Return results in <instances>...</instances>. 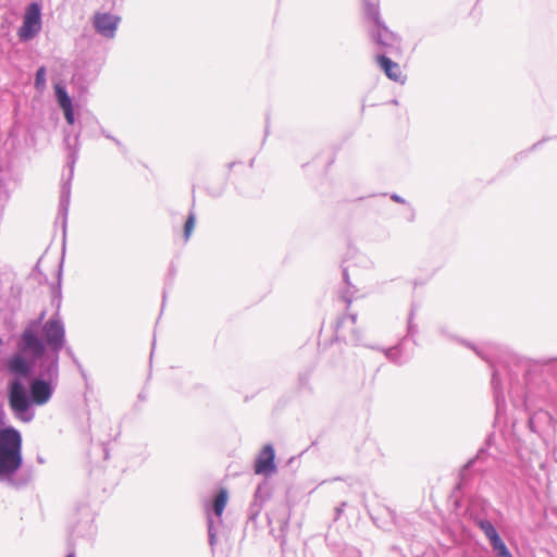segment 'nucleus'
<instances>
[{"mask_svg": "<svg viewBox=\"0 0 557 557\" xmlns=\"http://www.w3.org/2000/svg\"><path fill=\"white\" fill-rule=\"evenodd\" d=\"M60 355H42L33 361L30 373L15 375L8 383V403L14 417L25 423L30 422L35 412L33 406H44L52 397L59 382Z\"/></svg>", "mask_w": 557, "mask_h": 557, "instance_id": "obj_1", "label": "nucleus"}, {"mask_svg": "<svg viewBox=\"0 0 557 557\" xmlns=\"http://www.w3.org/2000/svg\"><path fill=\"white\" fill-rule=\"evenodd\" d=\"M46 311L38 318L30 320L16 342V351L8 359L9 372L21 374L30 373L33 361L42 355L57 354L65 347V326L59 313L55 312L42 323Z\"/></svg>", "mask_w": 557, "mask_h": 557, "instance_id": "obj_2", "label": "nucleus"}, {"mask_svg": "<svg viewBox=\"0 0 557 557\" xmlns=\"http://www.w3.org/2000/svg\"><path fill=\"white\" fill-rule=\"evenodd\" d=\"M22 434L12 425L0 426V479L15 473L22 466Z\"/></svg>", "mask_w": 557, "mask_h": 557, "instance_id": "obj_3", "label": "nucleus"}, {"mask_svg": "<svg viewBox=\"0 0 557 557\" xmlns=\"http://www.w3.org/2000/svg\"><path fill=\"white\" fill-rule=\"evenodd\" d=\"M65 145L70 151L67 156V165L70 168V177L67 182L63 183L61 187L60 201H59V211L58 218L62 219V228L65 233L67 214L70 208V199H71V180L74 172V165L78 159V145H79V134H76L73 138V148L70 135L67 134L64 138Z\"/></svg>", "mask_w": 557, "mask_h": 557, "instance_id": "obj_4", "label": "nucleus"}, {"mask_svg": "<svg viewBox=\"0 0 557 557\" xmlns=\"http://www.w3.org/2000/svg\"><path fill=\"white\" fill-rule=\"evenodd\" d=\"M65 145L70 151L67 156V165L70 168V177L67 182L63 183L61 187L60 201H59V211L58 218L62 219V228L65 233L67 214L70 208V199H71V180L74 172V165L78 159V145H79V134H76L73 138V148L70 135L67 134L64 138Z\"/></svg>", "mask_w": 557, "mask_h": 557, "instance_id": "obj_5", "label": "nucleus"}, {"mask_svg": "<svg viewBox=\"0 0 557 557\" xmlns=\"http://www.w3.org/2000/svg\"><path fill=\"white\" fill-rule=\"evenodd\" d=\"M42 28L41 5L30 2L25 10L22 25L17 29L18 39L22 42L33 40Z\"/></svg>", "mask_w": 557, "mask_h": 557, "instance_id": "obj_6", "label": "nucleus"}, {"mask_svg": "<svg viewBox=\"0 0 557 557\" xmlns=\"http://www.w3.org/2000/svg\"><path fill=\"white\" fill-rule=\"evenodd\" d=\"M371 40L384 50V53L396 54L401 51V38L392 32L384 22L372 26L369 30Z\"/></svg>", "mask_w": 557, "mask_h": 557, "instance_id": "obj_7", "label": "nucleus"}, {"mask_svg": "<svg viewBox=\"0 0 557 557\" xmlns=\"http://www.w3.org/2000/svg\"><path fill=\"white\" fill-rule=\"evenodd\" d=\"M253 470L256 474L269 476L276 471L275 450L272 444L263 446L256 458Z\"/></svg>", "mask_w": 557, "mask_h": 557, "instance_id": "obj_8", "label": "nucleus"}, {"mask_svg": "<svg viewBox=\"0 0 557 557\" xmlns=\"http://www.w3.org/2000/svg\"><path fill=\"white\" fill-rule=\"evenodd\" d=\"M120 23V17L110 13L97 12L94 15L95 30L104 38H113Z\"/></svg>", "mask_w": 557, "mask_h": 557, "instance_id": "obj_9", "label": "nucleus"}, {"mask_svg": "<svg viewBox=\"0 0 557 557\" xmlns=\"http://www.w3.org/2000/svg\"><path fill=\"white\" fill-rule=\"evenodd\" d=\"M487 449L482 447L478 450L474 457L470 458L467 463L462 466L459 471V481L457 483V490H463L468 486L472 480L471 469L480 461H484L487 457Z\"/></svg>", "mask_w": 557, "mask_h": 557, "instance_id": "obj_10", "label": "nucleus"}, {"mask_svg": "<svg viewBox=\"0 0 557 557\" xmlns=\"http://www.w3.org/2000/svg\"><path fill=\"white\" fill-rule=\"evenodd\" d=\"M269 497H270L269 484L267 482H264L263 484H259L255 492L253 500L249 505L248 512H247L248 519L250 521L255 522L257 520V518L262 509L263 504L265 503V500Z\"/></svg>", "mask_w": 557, "mask_h": 557, "instance_id": "obj_11", "label": "nucleus"}, {"mask_svg": "<svg viewBox=\"0 0 557 557\" xmlns=\"http://www.w3.org/2000/svg\"><path fill=\"white\" fill-rule=\"evenodd\" d=\"M34 478L33 466H21V468L13 474L7 478L0 479V482H8L15 488H22L29 484Z\"/></svg>", "mask_w": 557, "mask_h": 557, "instance_id": "obj_12", "label": "nucleus"}, {"mask_svg": "<svg viewBox=\"0 0 557 557\" xmlns=\"http://www.w3.org/2000/svg\"><path fill=\"white\" fill-rule=\"evenodd\" d=\"M387 53H380L376 55V62L384 74L394 82H401V69L398 63L394 62L386 55Z\"/></svg>", "mask_w": 557, "mask_h": 557, "instance_id": "obj_13", "label": "nucleus"}, {"mask_svg": "<svg viewBox=\"0 0 557 557\" xmlns=\"http://www.w3.org/2000/svg\"><path fill=\"white\" fill-rule=\"evenodd\" d=\"M491 383H492L496 410H497V412H499L500 410H503L505 408L506 399H505V395H504V391H503L500 371L496 368H493Z\"/></svg>", "mask_w": 557, "mask_h": 557, "instance_id": "obj_14", "label": "nucleus"}, {"mask_svg": "<svg viewBox=\"0 0 557 557\" xmlns=\"http://www.w3.org/2000/svg\"><path fill=\"white\" fill-rule=\"evenodd\" d=\"M227 498V491L225 488H220L214 498L212 499L210 507L207 508V516H211V512H213L216 516L219 522H221V517L225 509Z\"/></svg>", "mask_w": 557, "mask_h": 557, "instance_id": "obj_15", "label": "nucleus"}, {"mask_svg": "<svg viewBox=\"0 0 557 557\" xmlns=\"http://www.w3.org/2000/svg\"><path fill=\"white\" fill-rule=\"evenodd\" d=\"M363 12L366 18L376 26L383 22L380 13L379 0H363Z\"/></svg>", "mask_w": 557, "mask_h": 557, "instance_id": "obj_16", "label": "nucleus"}, {"mask_svg": "<svg viewBox=\"0 0 557 557\" xmlns=\"http://www.w3.org/2000/svg\"><path fill=\"white\" fill-rule=\"evenodd\" d=\"M91 124L92 126L95 127H91L90 131H89V136L95 138L97 137L98 133L101 134L102 136H104L106 138L112 140L119 148V150L123 153V154H126L127 153V149L126 147L114 136H112L110 133H108L100 124L99 122L96 120V119H92L91 120Z\"/></svg>", "mask_w": 557, "mask_h": 557, "instance_id": "obj_17", "label": "nucleus"}, {"mask_svg": "<svg viewBox=\"0 0 557 557\" xmlns=\"http://www.w3.org/2000/svg\"><path fill=\"white\" fill-rule=\"evenodd\" d=\"M440 333L444 336H446L447 338H450V339H455L457 341L458 343L471 348L480 358H482L483 360L487 361V362H491V359L488 358V356L483 351L482 348L480 347H476L475 345L471 344L470 342L466 341V339H461V338H458L457 336L453 335L451 333H449L447 331L446 327L444 326H441L440 327Z\"/></svg>", "mask_w": 557, "mask_h": 557, "instance_id": "obj_18", "label": "nucleus"}, {"mask_svg": "<svg viewBox=\"0 0 557 557\" xmlns=\"http://www.w3.org/2000/svg\"><path fill=\"white\" fill-rule=\"evenodd\" d=\"M476 524L480 528V530L484 533V535L488 540L490 544L500 537L496 528L490 520L481 519L478 521Z\"/></svg>", "mask_w": 557, "mask_h": 557, "instance_id": "obj_19", "label": "nucleus"}, {"mask_svg": "<svg viewBox=\"0 0 557 557\" xmlns=\"http://www.w3.org/2000/svg\"><path fill=\"white\" fill-rule=\"evenodd\" d=\"M54 95L60 109L73 104L72 99L63 85L57 84L54 86Z\"/></svg>", "mask_w": 557, "mask_h": 557, "instance_id": "obj_20", "label": "nucleus"}, {"mask_svg": "<svg viewBox=\"0 0 557 557\" xmlns=\"http://www.w3.org/2000/svg\"><path fill=\"white\" fill-rule=\"evenodd\" d=\"M401 345L403 344L400 343L387 349H383L386 358L398 366H401L406 362V360L401 358Z\"/></svg>", "mask_w": 557, "mask_h": 557, "instance_id": "obj_21", "label": "nucleus"}, {"mask_svg": "<svg viewBox=\"0 0 557 557\" xmlns=\"http://www.w3.org/2000/svg\"><path fill=\"white\" fill-rule=\"evenodd\" d=\"M46 74H47V69L45 65H41L37 69L36 71V74H35V81H34V87L37 91H44L45 88H46Z\"/></svg>", "mask_w": 557, "mask_h": 557, "instance_id": "obj_22", "label": "nucleus"}, {"mask_svg": "<svg viewBox=\"0 0 557 557\" xmlns=\"http://www.w3.org/2000/svg\"><path fill=\"white\" fill-rule=\"evenodd\" d=\"M493 552L495 553L496 557H512V554L508 549L505 542L499 537L498 540L494 541L490 544Z\"/></svg>", "mask_w": 557, "mask_h": 557, "instance_id": "obj_23", "label": "nucleus"}, {"mask_svg": "<svg viewBox=\"0 0 557 557\" xmlns=\"http://www.w3.org/2000/svg\"><path fill=\"white\" fill-rule=\"evenodd\" d=\"M62 265H63V262H61L59 265L57 285L52 287V304H55L58 309L60 308V305H61Z\"/></svg>", "mask_w": 557, "mask_h": 557, "instance_id": "obj_24", "label": "nucleus"}, {"mask_svg": "<svg viewBox=\"0 0 557 557\" xmlns=\"http://www.w3.org/2000/svg\"><path fill=\"white\" fill-rule=\"evenodd\" d=\"M207 527H208V537H209V545L211 547V552L214 553V546L216 544V532L214 528V521L210 515H208L207 518Z\"/></svg>", "mask_w": 557, "mask_h": 557, "instance_id": "obj_25", "label": "nucleus"}, {"mask_svg": "<svg viewBox=\"0 0 557 557\" xmlns=\"http://www.w3.org/2000/svg\"><path fill=\"white\" fill-rule=\"evenodd\" d=\"M196 223V215L194 212H189L185 224H184V238L187 242L193 233Z\"/></svg>", "mask_w": 557, "mask_h": 557, "instance_id": "obj_26", "label": "nucleus"}, {"mask_svg": "<svg viewBox=\"0 0 557 557\" xmlns=\"http://www.w3.org/2000/svg\"><path fill=\"white\" fill-rule=\"evenodd\" d=\"M61 110H62V112L64 114V119H65L66 123L70 124V125H74V123H75V113H74L73 104L64 107V108H61Z\"/></svg>", "mask_w": 557, "mask_h": 557, "instance_id": "obj_27", "label": "nucleus"}, {"mask_svg": "<svg viewBox=\"0 0 557 557\" xmlns=\"http://www.w3.org/2000/svg\"><path fill=\"white\" fill-rule=\"evenodd\" d=\"M414 308L412 307L408 317L407 336H414L418 332V326L413 323Z\"/></svg>", "mask_w": 557, "mask_h": 557, "instance_id": "obj_28", "label": "nucleus"}, {"mask_svg": "<svg viewBox=\"0 0 557 557\" xmlns=\"http://www.w3.org/2000/svg\"><path fill=\"white\" fill-rule=\"evenodd\" d=\"M543 363L547 364L549 371L557 377V358L544 360Z\"/></svg>", "mask_w": 557, "mask_h": 557, "instance_id": "obj_29", "label": "nucleus"}, {"mask_svg": "<svg viewBox=\"0 0 557 557\" xmlns=\"http://www.w3.org/2000/svg\"><path fill=\"white\" fill-rule=\"evenodd\" d=\"M283 509H284L283 517L277 520L282 532L285 530V528L288 527V522H289V516L286 513V509L285 508H283Z\"/></svg>", "mask_w": 557, "mask_h": 557, "instance_id": "obj_30", "label": "nucleus"}, {"mask_svg": "<svg viewBox=\"0 0 557 557\" xmlns=\"http://www.w3.org/2000/svg\"><path fill=\"white\" fill-rule=\"evenodd\" d=\"M343 280H344L345 284L347 285V287H352L350 280H349L348 271L345 268L343 269Z\"/></svg>", "mask_w": 557, "mask_h": 557, "instance_id": "obj_31", "label": "nucleus"}, {"mask_svg": "<svg viewBox=\"0 0 557 557\" xmlns=\"http://www.w3.org/2000/svg\"><path fill=\"white\" fill-rule=\"evenodd\" d=\"M347 320H349V321H350V323H351L352 325H355V324H356V321H357V314H355V313L348 314L346 318H344V319L341 321V323H345Z\"/></svg>", "mask_w": 557, "mask_h": 557, "instance_id": "obj_32", "label": "nucleus"}, {"mask_svg": "<svg viewBox=\"0 0 557 557\" xmlns=\"http://www.w3.org/2000/svg\"><path fill=\"white\" fill-rule=\"evenodd\" d=\"M346 506V503H342L341 506L336 507L335 509V519L337 520L341 515L343 513L344 507Z\"/></svg>", "mask_w": 557, "mask_h": 557, "instance_id": "obj_33", "label": "nucleus"}, {"mask_svg": "<svg viewBox=\"0 0 557 557\" xmlns=\"http://www.w3.org/2000/svg\"><path fill=\"white\" fill-rule=\"evenodd\" d=\"M72 361L77 367V369L82 373V375L85 376V371H84L83 366L79 362V360L75 357V358L72 359Z\"/></svg>", "mask_w": 557, "mask_h": 557, "instance_id": "obj_34", "label": "nucleus"}, {"mask_svg": "<svg viewBox=\"0 0 557 557\" xmlns=\"http://www.w3.org/2000/svg\"><path fill=\"white\" fill-rule=\"evenodd\" d=\"M391 199L393 201H395V202H398V203H406V200L401 196H399L397 194L391 195Z\"/></svg>", "mask_w": 557, "mask_h": 557, "instance_id": "obj_35", "label": "nucleus"}, {"mask_svg": "<svg viewBox=\"0 0 557 557\" xmlns=\"http://www.w3.org/2000/svg\"><path fill=\"white\" fill-rule=\"evenodd\" d=\"M65 352H66V355H67L71 359H73V358H75V357H76V356H75V354H74V351H73V349H72L71 347H66V348H65Z\"/></svg>", "mask_w": 557, "mask_h": 557, "instance_id": "obj_36", "label": "nucleus"}, {"mask_svg": "<svg viewBox=\"0 0 557 557\" xmlns=\"http://www.w3.org/2000/svg\"><path fill=\"white\" fill-rule=\"evenodd\" d=\"M299 380H300V382H301V384H302V385H306V384H307V382H308V375H307V374H306V375H300V376H299Z\"/></svg>", "mask_w": 557, "mask_h": 557, "instance_id": "obj_37", "label": "nucleus"}, {"mask_svg": "<svg viewBox=\"0 0 557 557\" xmlns=\"http://www.w3.org/2000/svg\"><path fill=\"white\" fill-rule=\"evenodd\" d=\"M343 298L348 305L351 304V297L348 296V292L343 295Z\"/></svg>", "mask_w": 557, "mask_h": 557, "instance_id": "obj_38", "label": "nucleus"}, {"mask_svg": "<svg viewBox=\"0 0 557 557\" xmlns=\"http://www.w3.org/2000/svg\"><path fill=\"white\" fill-rule=\"evenodd\" d=\"M138 398L143 401L146 400V395L144 394V392L139 393Z\"/></svg>", "mask_w": 557, "mask_h": 557, "instance_id": "obj_39", "label": "nucleus"}, {"mask_svg": "<svg viewBox=\"0 0 557 557\" xmlns=\"http://www.w3.org/2000/svg\"><path fill=\"white\" fill-rule=\"evenodd\" d=\"M541 144H542V141H537L536 144H534V145L532 146V148H531V149H535V148H536V147H539Z\"/></svg>", "mask_w": 557, "mask_h": 557, "instance_id": "obj_40", "label": "nucleus"}, {"mask_svg": "<svg viewBox=\"0 0 557 557\" xmlns=\"http://www.w3.org/2000/svg\"><path fill=\"white\" fill-rule=\"evenodd\" d=\"M354 341H355L356 343H358V342H359V336H358L356 333H354Z\"/></svg>", "mask_w": 557, "mask_h": 557, "instance_id": "obj_41", "label": "nucleus"}, {"mask_svg": "<svg viewBox=\"0 0 557 557\" xmlns=\"http://www.w3.org/2000/svg\"><path fill=\"white\" fill-rule=\"evenodd\" d=\"M165 298H166V294H165V292H163V300H162V306H164V302H165Z\"/></svg>", "mask_w": 557, "mask_h": 557, "instance_id": "obj_42", "label": "nucleus"}, {"mask_svg": "<svg viewBox=\"0 0 557 557\" xmlns=\"http://www.w3.org/2000/svg\"><path fill=\"white\" fill-rule=\"evenodd\" d=\"M104 456H106V458H108V456H109V451L107 449H104Z\"/></svg>", "mask_w": 557, "mask_h": 557, "instance_id": "obj_43", "label": "nucleus"}, {"mask_svg": "<svg viewBox=\"0 0 557 557\" xmlns=\"http://www.w3.org/2000/svg\"><path fill=\"white\" fill-rule=\"evenodd\" d=\"M66 557H75V555L73 553L66 555Z\"/></svg>", "mask_w": 557, "mask_h": 557, "instance_id": "obj_44", "label": "nucleus"}, {"mask_svg": "<svg viewBox=\"0 0 557 557\" xmlns=\"http://www.w3.org/2000/svg\"><path fill=\"white\" fill-rule=\"evenodd\" d=\"M233 165H234V162L230 163V164H228V168H230V169H232V168H233Z\"/></svg>", "mask_w": 557, "mask_h": 557, "instance_id": "obj_45", "label": "nucleus"}, {"mask_svg": "<svg viewBox=\"0 0 557 557\" xmlns=\"http://www.w3.org/2000/svg\"><path fill=\"white\" fill-rule=\"evenodd\" d=\"M39 462H44V459L41 457H38Z\"/></svg>", "mask_w": 557, "mask_h": 557, "instance_id": "obj_46", "label": "nucleus"}, {"mask_svg": "<svg viewBox=\"0 0 557 557\" xmlns=\"http://www.w3.org/2000/svg\"><path fill=\"white\" fill-rule=\"evenodd\" d=\"M0 344H2V339L0 338Z\"/></svg>", "mask_w": 557, "mask_h": 557, "instance_id": "obj_47", "label": "nucleus"}, {"mask_svg": "<svg viewBox=\"0 0 557 557\" xmlns=\"http://www.w3.org/2000/svg\"><path fill=\"white\" fill-rule=\"evenodd\" d=\"M357 557H360V555L358 554V556H357Z\"/></svg>", "mask_w": 557, "mask_h": 557, "instance_id": "obj_48", "label": "nucleus"}]
</instances>
